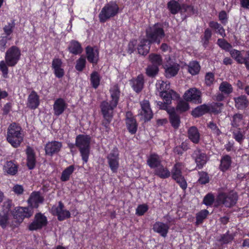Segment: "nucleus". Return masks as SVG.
<instances>
[{
    "label": "nucleus",
    "instance_id": "nucleus-1",
    "mask_svg": "<svg viewBox=\"0 0 249 249\" xmlns=\"http://www.w3.org/2000/svg\"><path fill=\"white\" fill-rule=\"evenodd\" d=\"M109 91L111 98L110 101H103L100 105L103 118L113 117L114 110L118 105L120 98L121 91L118 84L110 88Z\"/></svg>",
    "mask_w": 249,
    "mask_h": 249
},
{
    "label": "nucleus",
    "instance_id": "nucleus-2",
    "mask_svg": "<svg viewBox=\"0 0 249 249\" xmlns=\"http://www.w3.org/2000/svg\"><path fill=\"white\" fill-rule=\"evenodd\" d=\"M21 55L20 49L17 46H12L5 53V61H0V71L2 76L7 78L8 77V68L15 67L20 59Z\"/></svg>",
    "mask_w": 249,
    "mask_h": 249
},
{
    "label": "nucleus",
    "instance_id": "nucleus-3",
    "mask_svg": "<svg viewBox=\"0 0 249 249\" xmlns=\"http://www.w3.org/2000/svg\"><path fill=\"white\" fill-rule=\"evenodd\" d=\"M22 128L15 122L11 123L7 128L6 140L14 148L18 147L23 141Z\"/></svg>",
    "mask_w": 249,
    "mask_h": 249
},
{
    "label": "nucleus",
    "instance_id": "nucleus-4",
    "mask_svg": "<svg viewBox=\"0 0 249 249\" xmlns=\"http://www.w3.org/2000/svg\"><path fill=\"white\" fill-rule=\"evenodd\" d=\"M75 140L76 147L79 150L83 164L87 163L90 155L91 137L89 135L79 134Z\"/></svg>",
    "mask_w": 249,
    "mask_h": 249
},
{
    "label": "nucleus",
    "instance_id": "nucleus-5",
    "mask_svg": "<svg viewBox=\"0 0 249 249\" xmlns=\"http://www.w3.org/2000/svg\"><path fill=\"white\" fill-rule=\"evenodd\" d=\"M30 207L18 206L12 211L11 214L14 220L12 222L11 227H18L25 218H30L34 213V210H31Z\"/></svg>",
    "mask_w": 249,
    "mask_h": 249
},
{
    "label": "nucleus",
    "instance_id": "nucleus-6",
    "mask_svg": "<svg viewBox=\"0 0 249 249\" xmlns=\"http://www.w3.org/2000/svg\"><path fill=\"white\" fill-rule=\"evenodd\" d=\"M119 12V7L116 1H110L102 8L98 17L101 23H105L107 20L116 16Z\"/></svg>",
    "mask_w": 249,
    "mask_h": 249
},
{
    "label": "nucleus",
    "instance_id": "nucleus-7",
    "mask_svg": "<svg viewBox=\"0 0 249 249\" xmlns=\"http://www.w3.org/2000/svg\"><path fill=\"white\" fill-rule=\"evenodd\" d=\"M238 198V195L235 192H231L229 194L221 192L217 195L214 206L217 207L223 204L227 208H231L235 205Z\"/></svg>",
    "mask_w": 249,
    "mask_h": 249
},
{
    "label": "nucleus",
    "instance_id": "nucleus-8",
    "mask_svg": "<svg viewBox=\"0 0 249 249\" xmlns=\"http://www.w3.org/2000/svg\"><path fill=\"white\" fill-rule=\"evenodd\" d=\"M181 166L182 163L179 162H176L174 165L171 170V178L185 192L187 188L188 184L186 179L182 174Z\"/></svg>",
    "mask_w": 249,
    "mask_h": 249
},
{
    "label": "nucleus",
    "instance_id": "nucleus-9",
    "mask_svg": "<svg viewBox=\"0 0 249 249\" xmlns=\"http://www.w3.org/2000/svg\"><path fill=\"white\" fill-rule=\"evenodd\" d=\"M12 206V200L7 199L3 202L2 209L0 210V226L3 229H5L9 224Z\"/></svg>",
    "mask_w": 249,
    "mask_h": 249
},
{
    "label": "nucleus",
    "instance_id": "nucleus-10",
    "mask_svg": "<svg viewBox=\"0 0 249 249\" xmlns=\"http://www.w3.org/2000/svg\"><path fill=\"white\" fill-rule=\"evenodd\" d=\"M47 217L40 212L35 214L33 221L28 225V229L30 231L41 230L48 225Z\"/></svg>",
    "mask_w": 249,
    "mask_h": 249
},
{
    "label": "nucleus",
    "instance_id": "nucleus-11",
    "mask_svg": "<svg viewBox=\"0 0 249 249\" xmlns=\"http://www.w3.org/2000/svg\"><path fill=\"white\" fill-rule=\"evenodd\" d=\"M186 102L199 104L202 103V92L196 88H190L186 90L183 96Z\"/></svg>",
    "mask_w": 249,
    "mask_h": 249
},
{
    "label": "nucleus",
    "instance_id": "nucleus-12",
    "mask_svg": "<svg viewBox=\"0 0 249 249\" xmlns=\"http://www.w3.org/2000/svg\"><path fill=\"white\" fill-rule=\"evenodd\" d=\"M108 166L112 173H116L119 167V152L117 147L114 148L107 155Z\"/></svg>",
    "mask_w": 249,
    "mask_h": 249
},
{
    "label": "nucleus",
    "instance_id": "nucleus-13",
    "mask_svg": "<svg viewBox=\"0 0 249 249\" xmlns=\"http://www.w3.org/2000/svg\"><path fill=\"white\" fill-rule=\"evenodd\" d=\"M146 38L150 39L157 37H164L165 36L162 23L157 22L146 30Z\"/></svg>",
    "mask_w": 249,
    "mask_h": 249
},
{
    "label": "nucleus",
    "instance_id": "nucleus-14",
    "mask_svg": "<svg viewBox=\"0 0 249 249\" xmlns=\"http://www.w3.org/2000/svg\"><path fill=\"white\" fill-rule=\"evenodd\" d=\"M64 208V205L61 201L58 202L57 206H53L52 207V214L54 216H57V219L59 221H64L66 219L70 218L71 216L70 212Z\"/></svg>",
    "mask_w": 249,
    "mask_h": 249
},
{
    "label": "nucleus",
    "instance_id": "nucleus-15",
    "mask_svg": "<svg viewBox=\"0 0 249 249\" xmlns=\"http://www.w3.org/2000/svg\"><path fill=\"white\" fill-rule=\"evenodd\" d=\"M125 123L128 132L131 135H135L138 130V124L131 111H127L125 113Z\"/></svg>",
    "mask_w": 249,
    "mask_h": 249
},
{
    "label": "nucleus",
    "instance_id": "nucleus-16",
    "mask_svg": "<svg viewBox=\"0 0 249 249\" xmlns=\"http://www.w3.org/2000/svg\"><path fill=\"white\" fill-rule=\"evenodd\" d=\"M192 158L196 163V169L198 170L202 169L209 160V158L206 154L203 152L199 148L194 151Z\"/></svg>",
    "mask_w": 249,
    "mask_h": 249
},
{
    "label": "nucleus",
    "instance_id": "nucleus-17",
    "mask_svg": "<svg viewBox=\"0 0 249 249\" xmlns=\"http://www.w3.org/2000/svg\"><path fill=\"white\" fill-rule=\"evenodd\" d=\"M140 106L141 110L139 114L142 117L144 122H147L150 121L153 117V113L149 101L144 99L140 102Z\"/></svg>",
    "mask_w": 249,
    "mask_h": 249
},
{
    "label": "nucleus",
    "instance_id": "nucleus-18",
    "mask_svg": "<svg viewBox=\"0 0 249 249\" xmlns=\"http://www.w3.org/2000/svg\"><path fill=\"white\" fill-rule=\"evenodd\" d=\"M44 200V197L40 195L39 192H33L27 200V207H30L31 210H34L35 208H38L39 204L42 203Z\"/></svg>",
    "mask_w": 249,
    "mask_h": 249
},
{
    "label": "nucleus",
    "instance_id": "nucleus-19",
    "mask_svg": "<svg viewBox=\"0 0 249 249\" xmlns=\"http://www.w3.org/2000/svg\"><path fill=\"white\" fill-rule=\"evenodd\" d=\"M26 156V166L29 170H33L36 164V157L34 149L30 146H27L25 150Z\"/></svg>",
    "mask_w": 249,
    "mask_h": 249
},
{
    "label": "nucleus",
    "instance_id": "nucleus-20",
    "mask_svg": "<svg viewBox=\"0 0 249 249\" xmlns=\"http://www.w3.org/2000/svg\"><path fill=\"white\" fill-rule=\"evenodd\" d=\"M63 61L59 58H54L52 62V68L55 76L59 79L62 78L65 75V71L63 68Z\"/></svg>",
    "mask_w": 249,
    "mask_h": 249
},
{
    "label": "nucleus",
    "instance_id": "nucleus-21",
    "mask_svg": "<svg viewBox=\"0 0 249 249\" xmlns=\"http://www.w3.org/2000/svg\"><path fill=\"white\" fill-rule=\"evenodd\" d=\"M179 13L184 20L194 15H197L198 10L193 4L183 3L181 4Z\"/></svg>",
    "mask_w": 249,
    "mask_h": 249
},
{
    "label": "nucleus",
    "instance_id": "nucleus-22",
    "mask_svg": "<svg viewBox=\"0 0 249 249\" xmlns=\"http://www.w3.org/2000/svg\"><path fill=\"white\" fill-rule=\"evenodd\" d=\"M129 84L136 93H140L144 88V78L143 75L140 74L136 77L132 78L129 81Z\"/></svg>",
    "mask_w": 249,
    "mask_h": 249
},
{
    "label": "nucleus",
    "instance_id": "nucleus-23",
    "mask_svg": "<svg viewBox=\"0 0 249 249\" xmlns=\"http://www.w3.org/2000/svg\"><path fill=\"white\" fill-rule=\"evenodd\" d=\"M62 144L61 142L56 141L49 142L45 146L46 155L52 156L58 153L62 148Z\"/></svg>",
    "mask_w": 249,
    "mask_h": 249
},
{
    "label": "nucleus",
    "instance_id": "nucleus-24",
    "mask_svg": "<svg viewBox=\"0 0 249 249\" xmlns=\"http://www.w3.org/2000/svg\"><path fill=\"white\" fill-rule=\"evenodd\" d=\"M85 51L88 61L93 66L97 65L99 59V51L94 50L90 46H88L86 47Z\"/></svg>",
    "mask_w": 249,
    "mask_h": 249
},
{
    "label": "nucleus",
    "instance_id": "nucleus-25",
    "mask_svg": "<svg viewBox=\"0 0 249 249\" xmlns=\"http://www.w3.org/2000/svg\"><path fill=\"white\" fill-rule=\"evenodd\" d=\"M170 229L169 225L160 221H156L153 225V230L161 237L165 238L167 236Z\"/></svg>",
    "mask_w": 249,
    "mask_h": 249
},
{
    "label": "nucleus",
    "instance_id": "nucleus-26",
    "mask_svg": "<svg viewBox=\"0 0 249 249\" xmlns=\"http://www.w3.org/2000/svg\"><path fill=\"white\" fill-rule=\"evenodd\" d=\"M68 105L62 98H57L53 105V110L54 115L59 116L61 115L67 108Z\"/></svg>",
    "mask_w": 249,
    "mask_h": 249
},
{
    "label": "nucleus",
    "instance_id": "nucleus-27",
    "mask_svg": "<svg viewBox=\"0 0 249 249\" xmlns=\"http://www.w3.org/2000/svg\"><path fill=\"white\" fill-rule=\"evenodd\" d=\"M18 165L15 160L7 161L3 165L4 173L10 176L16 175L18 172Z\"/></svg>",
    "mask_w": 249,
    "mask_h": 249
},
{
    "label": "nucleus",
    "instance_id": "nucleus-28",
    "mask_svg": "<svg viewBox=\"0 0 249 249\" xmlns=\"http://www.w3.org/2000/svg\"><path fill=\"white\" fill-rule=\"evenodd\" d=\"M151 46L148 39L145 37L141 38L137 47L138 53L142 55H146L150 51Z\"/></svg>",
    "mask_w": 249,
    "mask_h": 249
},
{
    "label": "nucleus",
    "instance_id": "nucleus-29",
    "mask_svg": "<svg viewBox=\"0 0 249 249\" xmlns=\"http://www.w3.org/2000/svg\"><path fill=\"white\" fill-rule=\"evenodd\" d=\"M146 162L151 169H155L162 164L161 158L157 153H152L148 157Z\"/></svg>",
    "mask_w": 249,
    "mask_h": 249
},
{
    "label": "nucleus",
    "instance_id": "nucleus-30",
    "mask_svg": "<svg viewBox=\"0 0 249 249\" xmlns=\"http://www.w3.org/2000/svg\"><path fill=\"white\" fill-rule=\"evenodd\" d=\"M40 104L39 97L37 93L33 90L29 95L27 99V107L31 109L37 108Z\"/></svg>",
    "mask_w": 249,
    "mask_h": 249
},
{
    "label": "nucleus",
    "instance_id": "nucleus-31",
    "mask_svg": "<svg viewBox=\"0 0 249 249\" xmlns=\"http://www.w3.org/2000/svg\"><path fill=\"white\" fill-rule=\"evenodd\" d=\"M163 86V84H161L160 87V89L161 90L160 92V96L162 98L164 101L170 105L172 99L174 98H177L178 97V94L172 89L169 90H164L163 89H162Z\"/></svg>",
    "mask_w": 249,
    "mask_h": 249
},
{
    "label": "nucleus",
    "instance_id": "nucleus-32",
    "mask_svg": "<svg viewBox=\"0 0 249 249\" xmlns=\"http://www.w3.org/2000/svg\"><path fill=\"white\" fill-rule=\"evenodd\" d=\"M169 114V120L171 126L175 129L179 128L180 124V119L179 116L177 114L175 109L173 107L171 109L168 110Z\"/></svg>",
    "mask_w": 249,
    "mask_h": 249
},
{
    "label": "nucleus",
    "instance_id": "nucleus-33",
    "mask_svg": "<svg viewBox=\"0 0 249 249\" xmlns=\"http://www.w3.org/2000/svg\"><path fill=\"white\" fill-rule=\"evenodd\" d=\"M187 135L189 139L194 144H198L199 142L200 134L196 126L190 127L188 129Z\"/></svg>",
    "mask_w": 249,
    "mask_h": 249
},
{
    "label": "nucleus",
    "instance_id": "nucleus-34",
    "mask_svg": "<svg viewBox=\"0 0 249 249\" xmlns=\"http://www.w3.org/2000/svg\"><path fill=\"white\" fill-rule=\"evenodd\" d=\"M235 107L238 110H244L249 106V102L245 95H241L233 98Z\"/></svg>",
    "mask_w": 249,
    "mask_h": 249
},
{
    "label": "nucleus",
    "instance_id": "nucleus-35",
    "mask_svg": "<svg viewBox=\"0 0 249 249\" xmlns=\"http://www.w3.org/2000/svg\"><path fill=\"white\" fill-rule=\"evenodd\" d=\"M165 76L167 78H170L175 76L179 70V65L178 63H174L173 65H165Z\"/></svg>",
    "mask_w": 249,
    "mask_h": 249
},
{
    "label": "nucleus",
    "instance_id": "nucleus-36",
    "mask_svg": "<svg viewBox=\"0 0 249 249\" xmlns=\"http://www.w3.org/2000/svg\"><path fill=\"white\" fill-rule=\"evenodd\" d=\"M154 174L160 178L166 179L171 176V171L161 164L154 169Z\"/></svg>",
    "mask_w": 249,
    "mask_h": 249
},
{
    "label": "nucleus",
    "instance_id": "nucleus-37",
    "mask_svg": "<svg viewBox=\"0 0 249 249\" xmlns=\"http://www.w3.org/2000/svg\"><path fill=\"white\" fill-rule=\"evenodd\" d=\"M69 52L74 55L80 54L83 52V48L79 42L75 40H71L68 47Z\"/></svg>",
    "mask_w": 249,
    "mask_h": 249
},
{
    "label": "nucleus",
    "instance_id": "nucleus-38",
    "mask_svg": "<svg viewBox=\"0 0 249 249\" xmlns=\"http://www.w3.org/2000/svg\"><path fill=\"white\" fill-rule=\"evenodd\" d=\"M232 160L231 157L229 155H225L221 157L219 169L223 172L229 170L231 167Z\"/></svg>",
    "mask_w": 249,
    "mask_h": 249
},
{
    "label": "nucleus",
    "instance_id": "nucleus-39",
    "mask_svg": "<svg viewBox=\"0 0 249 249\" xmlns=\"http://www.w3.org/2000/svg\"><path fill=\"white\" fill-rule=\"evenodd\" d=\"M208 113H210L209 105L203 104L194 108L192 110L191 114L193 117L197 118Z\"/></svg>",
    "mask_w": 249,
    "mask_h": 249
},
{
    "label": "nucleus",
    "instance_id": "nucleus-40",
    "mask_svg": "<svg viewBox=\"0 0 249 249\" xmlns=\"http://www.w3.org/2000/svg\"><path fill=\"white\" fill-rule=\"evenodd\" d=\"M181 4L175 0H171L167 2V8L169 11L170 13L175 15L180 12Z\"/></svg>",
    "mask_w": 249,
    "mask_h": 249
},
{
    "label": "nucleus",
    "instance_id": "nucleus-41",
    "mask_svg": "<svg viewBox=\"0 0 249 249\" xmlns=\"http://www.w3.org/2000/svg\"><path fill=\"white\" fill-rule=\"evenodd\" d=\"M219 90L222 94L229 95L233 92V89L230 83L227 81H223L219 85Z\"/></svg>",
    "mask_w": 249,
    "mask_h": 249
},
{
    "label": "nucleus",
    "instance_id": "nucleus-42",
    "mask_svg": "<svg viewBox=\"0 0 249 249\" xmlns=\"http://www.w3.org/2000/svg\"><path fill=\"white\" fill-rule=\"evenodd\" d=\"M74 170L75 166L74 165H71L66 167L62 172L60 177L61 181L63 182L68 181Z\"/></svg>",
    "mask_w": 249,
    "mask_h": 249
},
{
    "label": "nucleus",
    "instance_id": "nucleus-43",
    "mask_svg": "<svg viewBox=\"0 0 249 249\" xmlns=\"http://www.w3.org/2000/svg\"><path fill=\"white\" fill-rule=\"evenodd\" d=\"M101 77L97 71H93L90 76L91 86L94 89H97L100 84Z\"/></svg>",
    "mask_w": 249,
    "mask_h": 249
},
{
    "label": "nucleus",
    "instance_id": "nucleus-44",
    "mask_svg": "<svg viewBox=\"0 0 249 249\" xmlns=\"http://www.w3.org/2000/svg\"><path fill=\"white\" fill-rule=\"evenodd\" d=\"M148 59L153 65L160 67L162 63V58L160 54L151 53L148 56Z\"/></svg>",
    "mask_w": 249,
    "mask_h": 249
},
{
    "label": "nucleus",
    "instance_id": "nucleus-45",
    "mask_svg": "<svg viewBox=\"0 0 249 249\" xmlns=\"http://www.w3.org/2000/svg\"><path fill=\"white\" fill-rule=\"evenodd\" d=\"M188 67V72L192 75L197 74L200 70V66L197 61H191Z\"/></svg>",
    "mask_w": 249,
    "mask_h": 249
},
{
    "label": "nucleus",
    "instance_id": "nucleus-46",
    "mask_svg": "<svg viewBox=\"0 0 249 249\" xmlns=\"http://www.w3.org/2000/svg\"><path fill=\"white\" fill-rule=\"evenodd\" d=\"M159 67L153 65H148L145 69V74L151 78L155 77L159 73Z\"/></svg>",
    "mask_w": 249,
    "mask_h": 249
},
{
    "label": "nucleus",
    "instance_id": "nucleus-47",
    "mask_svg": "<svg viewBox=\"0 0 249 249\" xmlns=\"http://www.w3.org/2000/svg\"><path fill=\"white\" fill-rule=\"evenodd\" d=\"M209 212L206 210H202L196 214V221L195 222L196 225H199L202 224L204 220L207 218L209 215Z\"/></svg>",
    "mask_w": 249,
    "mask_h": 249
},
{
    "label": "nucleus",
    "instance_id": "nucleus-48",
    "mask_svg": "<svg viewBox=\"0 0 249 249\" xmlns=\"http://www.w3.org/2000/svg\"><path fill=\"white\" fill-rule=\"evenodd\" d=\"M185 100H179L177 104L176 111L179 113H183L188 111L190 108L189 104Z\"/></svg>",
    "mask_w": 249,
    "mask_h": 249
},
{
    "label": "nucleus",
    "instance_id": "nucleus-49",
    "mask_svg": "<svg viewBox=\"0 0 249 249\" xmlns=\"http://www.w3.org/2000/svg\"><path fill=\"white\" fill-rule=\"evenodd\" d=\"M234 237V235L230 234L229 231H228L225 233L221 235L220 238L218 240V241L222 244H228L231 242Z\"/></svg>",
    "mask_w": 249,
    "mask_h": 249
},
{
    "label": "nucleus",
    "instance_id": "nucleus-50",
    "mask_svg": "<svg viewBox=\"0 0 249 249\" xmlns=\"http://www.w3.org/2000/svg\"><path fill=\"white\" fill-rule=\"evenodd\" d=\"M86 58L82 56H80L76 61L75 69L78 72H82L86 68Z\"/></svg>",
    "mask_w": 249,
    "mask_h": 249
},
{
    "label": "nucleus",
    "instance_id": "nucleus-51",
    "mask_svg": "<svg viewBox=\"0 0 249 249\" xmlns=\"http://www.w3.org/2000/svg\"><path fill=\"white\" fill-rule=\"evenodd\" d=\"M217 44L220 48L228 52H229L232 48L231 44L224 38H218Z\"/></svg>",
    "mask_w": 249,
    "mask_h": 249
},
{
    "label": "nucleus",
    "instance_id": "nucleus-52",
    "mask_svg": "<svg viewBox=\"0 0 249 249\" xmlns=\"http://www.w3.org/2000/svg\"><path fill=\"white\" fill-rule=\"evenodd\" d=\"M199 178L198 182L201 185H205L210 181V177L208 173L205 171H199L198 172Z\"/></svg>",
    "mask_w": 249,
    "mask_h": 249
},
{
    "label": "nucleus",
    "instance_id": "nucleus-53",
    "mask_svg": "<svg viewBox=\"0 0 249 249\" xmlns=\"http://www.w3.org/2000/svg\"><path fill=\"white\" fill-rule=\"evenodd\" d=\"M15 25V21L13 19L11 21V22H8L7 25H5L3 27V30L5 36L9 37V36L13 33L14 31Z\"/></svg>",
    "mask_w": 249,
    "mask_h": 249
},
{
    "label": "nucleus",
    "instance_id": "nucleus-54",
    "mask_svg": "<svg viewBox=\"0 0 249 249\" xmlns=\"http://www.w3.org/2000/svg\"><path fill=\"white\" fill-rule=\"evenodd\" d=\"M215 201V197L213 194L209 193L204 197L203 203L207 206H212Z\"/></svg>",
    "mask_w": 249,
    "mask_h": 249
},
{
    "label": "nucleus",
    "instance_id": "nucleus-55",
    "mask_svg": "<svg viewBox=\"0 0 249 249\" xmlns=\"http://www.w3.org/2000/svg\"><path fill=\"white\" fill-rule=\"evenodd\" d=\"M243 116L242 114L236 113L232 117V120L231 122V126L233 127L237 128L240 126V124L243 120Z\"/></svg>",
    "mask_w": 249,
    "mask_h": 249
},
{
    "label": "nucleus",
    "instance_id": "nucleus-56",
    "mask_svg": "<svg viewBox=\"0 0 249 249\" xmlns=\"http://www.w3.org/2000/svg\"><path fill=\"white\" fill-rule=\"evenodd\" d=\"M229 53L231 57L239 64L243 56L241 51L231 48Z\"/></svg>",
    "mask_w": 249,
    "mask_h": 249
},
{
    "label": "nucleus",
    "instance_id": "nucleus-57",
    "mask_svg": "<svg viewBox=\"0 0 249 249\" xmlns=\"http://www.w3.org/2000/svg\"><path fill=\"white\" fill-rule=\"evenodd\" d=\"M222 106L223 104L220 103H213L210 106L209 105L210 112H212L215 114L220 113L221 112L220 107Z\"/></svg>",
    "mask_w": 249,
    "mask_h": 249
},
{
    "label": "nucleus",
    "instance_id": "nucleus-58",
    "mask_svg": "<svg viewBox=\"0 0 249 249\" xmlns=\"http://www.w3.org/2000/svg\"><path fill=\"white\" fill-rule=\"evenodd\" d=\"M138 45V41L137 39H132L130 40L127 45V53L130 54L133 53L136 50Z\"/></svg>",
    "mask_w": 249,
    "mask_h": 249
},
{
    "label": "nucleus",
    "instance_id": "nucleus-59",
    "mask_svg": "<svg viewBox=\"0 0 249 249\" xmlns=\"http://www.w3.org/2000/svg\"><path fill=\"white\" fill-rule=\"evenodd\" d=\"M215 80L214 74L213 72H207L205 76V84L208 87H211L213 85Z\"/></svg>",
    "mask_w": 249,
    "mask_h": 249
},
{
    "label": "nucleus",
    "instance_id": "nucleus-60",
    "mask_svg": "<svg viewBox=\"0 0 249 249\" xmlns=\"http://www.w3.org/2000/svg\"><path fill=\"white\" fill-rule=\"evenodd\" d=\"M149 207L146 204H140L136 209V214L138 216H142L148 210Z\"/></svg>",
    "mask_w": 249,
    "mask_h": 249
},
{
    "label": "nucleus",
    "instance_id": "nucleus-61",
    "mask_svg": "<svg viewBox=\"0 0 249 249\" xmlns=\"http://www.w3.org/2000/svg\"><path fill=\"white\" fill-rule=\"evenodd\" d=\"M229 16L224 10H222L218 14L219 20L223 25H226L228 22Z\"/></svg>",
    "mask_w": 249,
    "mask_h": 249
},
{
    "label": "nucleus",
    "instance_id": "nucleus-62",
    "mask_svg": "<svg viewBox=\"0 0 249 249\" xmlns=\"http://www.w3.org/2000/svg\"><path fill=\"white\" fill-rule=\"evenodd\" d=\"M232 134L233 138L235 140V141L241 144L245 138V137L244 134L240 131V129L239 128L238 130L233 131Z\"/></svg>",
    "mask_w": 249,
    "mask_h": 249
},
{
    "label": "nucleus",
    "instance_id": "nucleus-63",
    "mask_svg": "<svg viewBox=\"0 0 249 249\" xmlns=\"http://www.w3.org/2000/svg\"><path fill=\"white\" fill-rule=\"evenodd\" d=\"M11 39V37L8 36H0V50L1 52H4L6 48V44L8 40Z\"/></svg>",
    "mask_w": 249,
    "mask_h": 249
},
{
    "label": "nucleus",
    "instance_id": "nucleus-64",
    "mask_svg": "<svg viewBox=\"0 0 249 249\" xmlns=\"http://www.w3.org/2000/svg\"><path fill=\"white\" fill-rule=\"evenodd\" d=\"M208 127L212 130L213 133L216 135L217 136H220L221 134V131L219 129L216 124L213 122H210L208 124Z\"/></svg>",
    "mask_w": 249,
    "mask_h": 249
}]
</instances>
